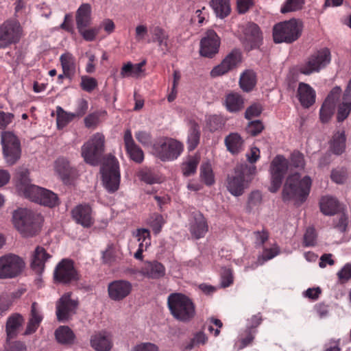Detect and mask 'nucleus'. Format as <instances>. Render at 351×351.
I'll use <instances>...</instances> for the list:
<instances>
[{"label":"nucleus","mask_w":351,"mask_h":351,"mask_svg":"<svg viewBox=\"0 0 351 351\" xmlns=\"http://www.w3.org/2000/svg\"><path fill=\"white\" fill-rule=\"evenodd\" d=\"M311 184V179L308 176L301 179L300 175L297 173L289 176L283 188V199H295L300 204L303 203L309 195Z\"/></svg>","instance_id":"20e7f679"},{"label":"nucleus","mask_w":351,"mask_h":351,"mask_svg":"<svg viewBox=\"0 0 351 351\" xmlns=\"http://www.w3.org/2000/svg\"><path fill=\"white\" fill-rule=\"evenodd\" d=\"M153 41L157 42L159 46H167L169 35L167 32L160 26H156L152 30Z\"/></svg>","instance_id":"3c124183"},{"label":"nucleus","mask_w":351,"mask_h":351,"mask_svg":"<svg viewBox=\"0 0 351 351\" xmlns=\"http://www.w3.org/2000/svg\"><path fill=\"white\" fill-rule=\"evenodd\" d=\"M154 154L162 161L177 159L184 150L182 142L172 138H165L154 145Z\"/></svg>","instance_id":"6e6552de"},{"label":"nucleus","mask_w":351,"mask_h":351,"mask_svg":"<svg viewBox=\"0 0 351 351\" xmlns=\"http://www.w3.org/2000/svg\"><path fill=\"white\" fill-rule=\"evenodd\" d=\"M200 157L197 154L189 156L182 163L181 169L185 177L191 176L196 173L199 163Z\"/></svg>","instance_id":"e433bc0d"},{"label":"nucleus","mask_w":351,"mask_h":351,"mask_svg":"<svg viewBox=\"0 0 351 351\" xmlns=\"http://www.w3.org/2000/svg\"><path fill=\"white\" fill-rule=\"evenodd\" d=\"M134 235L137 238L138 242L145 243L146 247H149L151 245V235L148 229L138 228Z\"/></svg>","instance_id":"13d9d810"},{"label":"nucleus","mask_w":351,"mask_h":351,"mask_svg":"<svg viewBox=\"0 0 351 351\" xmlns=\"http://www.w3.org/2000/svg\"><path fill=\"white\" fill-rule=\"evenodd\" d=\"M167 305L172 316L181 322L189 323L196 315L195 303L183 293H171L167 298Z\"/></svg>","instance_id":"f257e3e1"},{"label":"nucleus","mask_w":351,"mask_h":351,"mask_svg":"<svg viewBox=\"0 0 351 351\" xmlns=\"http://www.w3.org/2000/svg\"><path fill=\"white\" fill-rule=\"evenodd\" d=\"M125 150L130 158L136 163H141L144 160V153L134 142L130 129L125 131L123 136Z\"/></svg>","instance_id":"5701e85b"},{"label":"nucleus","mask_w":351,"mask_h":351,"mask_svg":"<svg viewBox=\"0 0 351 351\" xmlns=\"http://www.w3.org/2000/svg\"><path fill=\"white\" fill-rule=\"evenodd\" d=\"M43 219L39 214L20 208L13 214V223L18 231L25 237H33L40 230Z\"/></svg>","instance_id":"7ed1b4c3"},{"label":"nucleus","mask_w":351,"mask_h":351,"mask_svg":"<svg viewBox=\"0 0 351 351\" xmlns=\"http://www.w3.org/2000/svg\"><path fill=\"white\" fill-rule=\"evenodd\" d=\"M241 88L246 92L253 89L256 84V75L252 71H247L243 73L239 81Z\"/></svg>","instance_id":"79ce46f5"},{"label":"nucleus","mask_w":351,"mask_h":351,"mask_svg":"<svg viewBox=\"0 0 351 351\" xmlns=\"http://www.w3.org/2000/svg\"><path fill=\"white\" fill-rule=\"evenodd\" d=\"M321 211L326 215H333L339 210L337 199L331 196H324L319 202Z\"/></svg>","instance_id":"f704fd0d"},{"label":"nucleus","mask_w":351,"mask_h":351,"mask_svg":"<svg viewBox=\"0 0 351 351\" xmlns=\"http://www.w3.org/2000/svg\"><path fill=\"white\" fill-rule=\"evenodd\" d=\"M228 150L232 154H237L243 149V141L237 133H231L225 138Z\"/></svg>","instance_id":"4c0bfd02"},{"label":"nucleus","mask_w":351,"mask_h":351,"mask_svg":"<svg viewBox=\"0 0 351 351\" xmlns=\"http://www.w3.org/2000/svg\"><path fill=\"white\" fill-rule=\"evenodd\" d=\"M341 94V88L335 86L326 98L319 110V118L322 123H327L330 119L334 113L336 101L339 99Z\"/></svg>","instance_id":"6ab92c4d"},{"label":"nucleus","mask_w":351,"mask_h":351,"mask_svg":"<svg viewBox=\"0 0 351 351\" xmlns=\"http://www.w3.org/2000/svg\"><path fill=\"white\" fill-rule=\"evenodd\" d=\"M73 221L83 228H89L95 223L93 211L89 204H80L71 212Z\"/></svg>","instance_id":"dca6fc26"},{"label":"nucleus","mask_w":351,"mask_h":351,"mask_svg":"<svg viewBox=\"0 0 351 351\" xmlns=\"http://www.w3.org/2000/svg\"><path fill=\"white\" fill-rule=\"evenodd\" d=\"M351 111V101L343 97V101L338 108L337 120L339 122L344 121Z\"/></svg>","instance_id":"5fc2aeb1"},{"label":"nucleus","mask_w":351,"mask_h":351,"mask_svg":"<svg viewBox=\"0 0 351 351\" xmlns=\"http://www.w3.org/2000/svg\"><path fill=\"white\" fill-rule=\"evenodd\" d=\"M262 110V106L260 104H252L246 109L245 117L247 119L258 117L261 114Z\"/></svg>","instance_id":"0e129e2a"},{"label":"nucleus","mask_w":351,"mask_h":351,"mask_svg":"<svg viewBox=\"0 0 351 351\" xmlns=\"http://www.w3.org/2000/svg\"><path fill=\"white\" fill-rule=\"evenodd\" d=\"M91 6L89 3H82L77 10L75 22L77 29L87 27L91 23Z\"/></svg>","instance_id":"bb28decb"},{"label":"nucleus","mask_w":351,"mask_h":351,"mask_svg":"<svg viewBox=\"0 0 351 351\" xmlns=\"http://www.w3.org/2000/svg\"><path fill=\"white\" fill-rule=\"evenodd\" d=\"M71 292L64 293L56 302V317L59 322H66L76 313L79 301L71 298Z\"/></svg>","instance_id":"4468645a"},{"label":"nucleus","mask_w":351,"mask_h":351,"mask_svg":"<svg viewBox=\"0 0 351 351\" xmlns=\"http://www.w3.org/2000/svg\"><path fill=\"white\" fill-rule=\"evenodd\" d=\"M263 129L264 125L263 123L259 120H256L251 121L248 124L246 130L249 134L255 136L259 134L263 130Z\"/></svg>","instance_id":"680f3d73"},{"label":"nucleus","mask_w":351,"mask_h":351,"mask_svg":"<svg viewBox=\"0 0 351 351\" xmlns=\"http://www.w3.org/2000/svg\"><path fill=\"white\" fill-rule=\"evenodd\" d=\"M51 258L45 249L41 246H37L32 256V267L37 272H42L45 269V263Z\"/></svg>","instance_id":"cd10ccee"},{"label":"nucleus","mask_w":351,"mask_h":351,"mask_svg":"<svg viewBox=\"0 0 351 351\" xmlns=\"http://www.w3.org/2000/svg\"><path fill=\"white\" fill-rule=\"evenodd\" d=\"M189 230L192 237L196 239L204 237L208 231V224L202 213L200 212L193 213Z\"/></svg>","instance_id":"4be33fe9"},{"label":"nucleus","mask_w":351,"mask_h":351,"mask_svg":"<svg viewBox=\"0 0 351 351\" xmlns=\"http://www.w3.org/2000/svg\"><path fill=\"white\" fill-rule=\"evenodd\" d=\"M29 171L27 169L22 170L17 173L16 175V187L19 193L23 191L28 186L32 185L30 184V180L29 178Z\"/></svg>","instance_id":"09e8293b"},{"label":"nucleus","mask_w":351,"mask_h":351,"mask_svg":"<svg viewBox=\"0 0 351 351\" xmlns=\"http://www.w3.org/2000/svg\"><path fill=\"white\" fill-rule=\"evenodd\" d=\"M304 28L301 20L291 19L278 23L273 27V38L276 43H292L302 35Z\"/></svg>","instance_id":"423d86ee"},{"label":"nucleus","mask_w":351,"mask_h":351,"mask_svg":"<svg viewBox=\"0 0 351 351\" xmlns=\"http://www.w3.org/2000/svg\"><path fill=\"white\" fill-rule=\"evenodd\" d=\"M145 64V60H143L140 63L135 64L128 62L126 64H124L121 67L120 75L123 78L129 77L138 78L144 71L143 68Z\"/></svg>","instance_id":"2f4dec72"},{"label":"nucleus","mask_w":351,"mask_h":351,"mask_svg":"<svg viewBox=\"0 0 351 351\" xmlns=\"http://www.w3.org/2000/svg\"><path fill=\"white\" fill-rule=\"evenodd\" d=\"M317 234L314 228H308L304 235V245L306 247L314 246L316 243Z\"/></svg>","instance_id":"052dcab7"},{"label":"nucleus","mask_w":351,"mask_h":351,"mask_svg":"<svg viewBox=\"0 0 351 351\" xmlns=\"http://www.w3.org/2000/svg\"><path fill=\"white\" fill-rule=\"evenodd\" d=\"M3 155L8 165H14L21 156V141L18 136L10 131H3L1 134Z\"/></svg>","instance_id":"1a4fd4ad"},{"label":"nucleus","mask_w":351,"mask_h":351,"mask_svg":"<svg viewBox=\"0 0 351 351\" xmlns=\"http://www.w3.org/2000/svg\"><path fill=\"white\" fill-rule=\"evenodd\" d=\"M244 35L245 41L250 43L251 48L257 47L262 38L259 27L254 23L247 25L244 30Z\"/></svg>","instance_id":"7c9ffc66"},{"label":"nucleus","mask_w":351,"mask_h":351,"mask_svg":"<svg viewBox=\"0 0 351 351\" xmlns=\"http://www.w3.org/2000/svg\"><path fill=\"white\" fill-rule=\"evenodd\" d=\"M330 60V50L327 47L322 48L311 53L304 62L293 66L289 71V74L293 77H298L300 74L309 75L319 72L326 66Z\"/></svg>","instance_id":"f03ea898"},{"label":"nucleus","mask_w":351,"mask_h":351,"mask_svg":"<svg viewBox=\"0 0 351 351\" xmlns=\"http://www.w3.org/2000/svg\"><path fill=\"white\" fill-rule=\"evenodd\" d=\"M77 30L82 38L86 41L88 42L93 41L99 33V29L97 27H91L88 29H86V27H80V29H77Z\"/></svg>","instance_id":"bf43d9fd"},{"label":"nucleus","mask_w":351,"mask_h":351,"mask_svg":"<svg viewBox=\"0 0 351 351\" xmlns=\"http://www.w3.org/2000/svg\"><path fill=\"white\" fill-rule=\"evenodd\" d=\"M199 178L207 186H212L215 184V175L210 162H203L200 167Z\"/></svg>","instance_id":"a19ab883"},{"label":"nucleus","mask_w":351,"mask_h":351,"mask_svg":"<svg viewBox=\"0 0 351 351\" xmlns=\"http://www.w3.org/2000/svg\"><path fill=\"white\" fill-rule=\"evenodd\" d=\"M297 96L302 107L308 108L315 102L316 93L315 90L308 84L299 83Z\"/></svg>","instance_id":"b1692460"},{"label":"nucleus","mask_w":351,"mask_h":351,"mask_svg":"<svg viewBox=\"0 0 351 351\" xmlns=\"http://www.w3.org/2000/svg\"><path fill=\"white\" fill-rule=\"evenodd\" d=\"M23 29L16 19H8L0 25V49H5L19 42Z\"/></svg>","instance_id":"f8f14e48"},{"label":"nucleus","mask_w":351,"mask_h":351,"mask_svg":"<svg viewBox=\"0 0 351 351\" xmlns=\"http://www.w3.org/2000/svg\"><path fill=\"white\" fill-rule=\"evenodd\" d=\"M241 60V53L237 49L232 50L222 60L221 64L215 66L210 71V75L213 77L221 76L227 73L229 71L237 66Z\"/></svg>","instance_id":"a211bd4d"},{"label":"nucleus","mask_w":351,"mask_h":351,"mask_svg":"<svg viewBox=\"0 0 351 351\" xmlns=\"http://www.w3.org/2000/svg\"><path fill=\"white\" fill-rule=\"evenodd\" d=\"M45 189L39 187L36 185L32 184L28 186L20 194L23 195L26 198L29 199L32 202H38V199Z\"/></svg>","instance_id":"8fccbe9b"},{"label":"nucleus","mask_w":351,"mask_h":351,"mask_svg":"<svg viewBox=\"0 0 351 351\" xmlns=\"http://www.w3.org/2000/svg\"><path fill=\"white\" fill-rule=\"evenodd\" d=\"M60 62L66 78L71 80L76 71V64L74 56L69 52L62 53L60 57Z\"/></svg>","instance_id":"c756f323"},{"label":"nucleus","mask_w":351,"mask_h":351,"mask_svg":"<svg viewBox=\"0 0 351 351\" xmlns=\"http://www.w3.org/2000/svg\"><path fill=\"white\" fill-rule=\"evenodd\" d=\"M256 330H252L250 328H246L244 332L241 335L239 340V348L243 349L250 345L254 339V334Z\"/></svg>","instance_id":"4d7b16f0"},{"label":"nucleus","mask_w":351,"mask_h":351,"mask_svg":"<svg viewBox=\"0 0 351 351\" xmlns=\"http://www.w3.org/2000/svg\"><path fill=\"white\" fill-rule=\"evenodd\" d=\"M304 3L305 0H286L280 8V12L286 14L300 10Z\"/></svg>","instance_id":"de8ad7c7"},{"label":"nucleus","mask_w":351,"mask_h":351,"mask_svg":"<svg viewBox=\"0 0 351 351\" xmlns=\"http://www.w3.org/2000/svg\"><path fill=\"white\" fill-rule=\"evenodd\" d=\"M225 104L228 110L233 112L243 109L244 101L239 94L232 93L226 95Z\"/></svg>","instance_id":"58836bf2"},{"label":"nucleus","mask_w":351,"mask_h":351,"mask_svg":"<svg viewBox=\"0 0 351 351\" xmlns=\"http://www.w3.org/2000/svg\"><path fill=\"white\" fill-rule=\"evenodd\" d=\"M37 203L53 208L58 204V197L56 193L45 189Z\"/></svg>","instance_id":"37998d69"},{"label":"nucleus","mask_w":351,"mask_h":351,"mask_svg":"<svg viewBox=\"0 0 351 351\" xmlns=\"http://www.w3.org/2000/svg\"><path fill=\"white\" fill-rule=\"evenodd\" d=\"M137 176L141 181L149 184L160 182V178L152 169L147 167L140 169L137 172Z\"/></svg>","instance_id":"c03bdc74"},{"label":"nucleus","mask_w":351,"mask_h":351,"mask_svg":"<svg viewBox=\"0 0 351 351\" xmlns=\"http://www.w3.org/2000/svg\"><path fill=\"white\" fill-rule=\"evenodd\" d=\"M14 119V114L0 111V130H3L12 123Z\"/></svg>","instance_id":"69168bd1"},{"label":"nucleus","mask_w":351,"mask_h":351,"mask_svg":"<svg viewBox=\"0 0 351 351\" xmlns=\"http://www.w3.org/2000/svg\"><path fill=\"white\" fill-rule=\"evenodd\" d=\"M288 167L289 162L283 156L278 155L274 158L270 165L271 192L275 193L280 188Z\"/></svg>","instance_id":"ddd939ff"},{"label":"nucleus","mask_w":351,"mask_h":351,"mask_svg":"<svg viewBox=\"0 0 351 351\" xmlns=\"http://www.w3.org/2000/svg\"><path fill=\"white\" fill-rule=\"evenodd\" d=\"M346 141L344 131L335 133L330 141V151L336 155L341 154L346 149Z\"/></svg>","instance_id":"c9c22d12"},{"label":"nucleus","mask_w":351,"mask_h":351,"mask_svg":"<svg viewBox=\"0 0 351 351\" xmlns=\"http://www.w3.org/2000/svg\"><path fill=\"white\" fill-rule=\"evenodd\" d=\"M147 223L152 228L154 233L158 234L162 230L165 220L161 215L154 213L150 217Z\"/></svg>","instance_id":"603ef678"},{"label":"nucleus","mask_w":351,"mask_h":351,"mask_svg":"<svg viewBox=\"0 0 351 351\" xmlns=\"http://www.w3.org/2000/svg\"><path fill=\"white\" fill-rule=\"evenodd\" d=\"M132 289V285L129 281L114 280L108 286V296L112 300L121 301L130 295Z\"/></svg>","instance_id":"412c9836"},{"label":"nucleus","mask_w":351,"mask_h":351,"mask_svg":"<svg viewBox=\"0 0 351 351\" xmlns=\"http://www.w3.org/2000/svg\"><path fill=\"white\" fill-rule=\"evenodd\" d=\"M254 234L255 237V243L260 246H263L269 239V232L265 229H263L261 231H255Z\"/></svg>","instance_id":"774afa93"},{"label":"nucleus","mask_w":351,"mask_h":351,"mask_svg":"<svg viewBox=\"0 0 351 351\" xmlns=\"http://www.w3.org/2000/svg\"><path fill=\"white\" fill-rule=\"evenodd\" d=\"M25 267V261L19 255L9 253L0 256V280L18 277Z\"/></svg>","instance_id":"9b49d317"},{"label":"nucleus","mask_w":351,"mask_h":351,"mask_svg":"<svg viewBox=\"0 0 351 351\" xmlns=\"http://www.w3.org/2000/svg\"><path fill=\"white\" fill-rule=\"evenodd\" d=\"M57 126L59 129H62L67 125L75 117V114L67 112L61 107L57 108Z\"/></svg>","instance_id":"a18cd8bd"},{"label":"nucleus","mask_w":351,"mask_h":351,"mask_svg":"<svg viewBox=\"0 0 351 351\" xmlns=\"http://www.w3.org/2000/svg\"><path fill=\"white\" fill-rule=\"evenodd\" d=\"M208 330L210 334H213L215 337H217L220 334V329L223 326L222 322L215 317H209L207 319Z\"/></svg>","instance_id":"6e6d98bb"},{"label":"nucleus","mask_w":351,"mask_h":351,"mask_svg":"<svg viewBox=\"0 0 351 351\" xmlns=\"http://www.w3.org/2000/svg\"><path fill=\"white\" fill-rule=\"evenodd\" d=\"M255 173V167H248L247 165L237 166L235 167L234 173L228 175L227 178L228 191L234 196L241 195L245 189L249 186Z\"/></svg>","instance_id":"39448f33"},{"label":"nucleus","mask_w":351,"mask_h":351,"mask_svg":"<svg viewBox=\"0 0 351 351\" xmlns=\"http://www.w3.org/2000/svg\"><path fill=\"white\" fill-rule=\"evenodd\" d=\"M23 322V316L19 313L12 314L8 318L5 325L7 342L16 337L18 330Z\"/></svg>","instance_id":"a878e982"},{"label":"nucleus","mask_w":351,"mask_h":351,"mask_svg":"<svg viewBox=\"0 0 351 351\" xmlns=\"http://www.w3.org/2000/svg\"><path fill=\"white\" fill-rule=\"evenodd\" d=\"M280 252V249L278 246L275 244L272 247L269 248L265 247L263 250V254L261 255V258L265 261H269L276 256H277Z\"/></svg>","instance_id":"e2e57ef3"},{"label":"nucleus","mask_w":351,"mask_h":351,"mask_svg":"<svg viewBox=\"0 0 351 351\" xmlns=\"http://www.w3.org/2000/svg\"><path fill=\"white\" fill-rule=\"evenodd\" d=\"M54 279L63 284L80 280V275L74 267V262L71 259H62L56 267Z\"/></svg>","instance_id":"2eb2a0df"},{"label":"nucleus","mask_w":351,"mask_h":351,"mask_svg":"<svg viewBox=\"0 0 351 351\" xmlns=\"http://www.w3.org/2000/svg\"><path fill=\"white\" fill-rule=\"evenodd\" d=\"M54 170L66 184H71L80 176L78 171L71 167L68 160L63 157L57 158L54 162Z\"/></svg>","instance_id":"f3484780"},{"label":"nucleus","mask_w":351,"mask_h":351,"mask_svg":"<svg viewBox=\"0 0 351 351\" xmlns=\"http://www.w3.org/2000/svg\"><path fill=\"white\" fill-rule=\"evenodd\" d=\"M97 86L98 82L95 77L88 75H82L81 77L80 87L83 90L91 93Z\"/></svg>","instance_id":"864d4df0"},{"label":"nucleus","mask_w":351,"mask_h":351,"mask_svg":"<svg viewBox=\"0 0 351 351\" xmlns=\"http://www.w3.org/2000/svg\"><path fill=\"white\" fill-rule=\"evenodd\" d=\"M102 182L109 193H114L119 188L120 171L119 162L113 156H109L101 168Z\"/></svg>","instance_id":"0eeeda50"},{"label":"nucleus","mask_w":351,"mask_h":351,"mask_svg":"<svg viewBox=\"0 0 351 351\" xmlns=\"http://www.w3.org/2000/svg\"><path fill=\"white\" fill-rule=\"evenodd\" d=\"M56 341L62 345H72L75 340V335L67 326H60L55 331Z\"/></svg>","instance_id":"473e14b6"},{"label":"nucleus","mask_w":351,"mask_h":351,"mask_svg":"<svg viewBox=\"0 0 351 351\" xmlns=\"http://www.w3.org/2000/svg\"><path fill=\"white\" fill-rule=\"evenodd\" d=\"M105 137L101 133H96L82 147V156L84 161L92 165L99 164L104 151Z\"/></svg>","instance_id":"9d476101"},{"label":"nucleus","mask_w":351,"mask_h":351,"mask_svg":"<svg viewBox=\"0 0 351 351\" xmlns=\"http://www.w3.org/2000/svg\"><path fill=\"white\" fill-rule=\"evenodd\" d=\"M107 114L106 111H97L89 114L84 119V124L88 128H95L101 121V118H105Z\"/></svg>","instance_id":"49530a36"},{"label":"nucleus","mask_w":351,"mask_h":351,"mask_svg":"<svg viewBox=\"0 0 351 351\" xmlns=\"http://www.w3.org/2000/svg\"><path fill=\"white\" fill-rule=\"evenodd\" d=\"M337 276L342 283L351 279V264H346L337 273Z\"/></svg>","instance_id":"338daca9"},{"label":"nucleus","mask_w":351,"mask_h":351,"mask_svg":"<svg viewBox=\"0 0 351 351\" xmlns=\"http://www.w3.org/2000/svg\"><path fill=\"white\" fill-rule=\"evenodd\" d=\"M220 40L214 30H208L201 40L199 53L201 56L212 58L218 53Z\"/></svg>","instance_id":"aec40b11"},{"label":"nucleus","mask_w":351,"mask_h":351,"mask_svg":"<svg viewBox=\"0 0 351 351\" xmlns=\"http://www.w3.org/2000/svg\"><path fill=\"white\" fill-rule=\"evenodd\" d=\"M90 345L97 351H110L112 341L106 332H100L91 337Z\"/></svg>","instance_id":"c85d7f7f"},{"label":"nucleus","mask_w":351,"mask_h":351,"mask_svg":"<svg viewBox=\"0 0 351 351\" xmlns=\"http://www.w3.org/2000/svg\"><path fill=\"white\" fill-rule=\"evenodd\" d=\"M210 5L216 15L221 19L226 17L230 13V0H211Z\"/></svg>","instance_id":"ea45409f"},{"label":"nucleus","mask_w":351,"mask_h":351,"mask_svg":"<svg viewBox=\"0 0 351 351\" xmlns=\"http://www.w3.org/2000/svg\"><path fill=\"white\" fill-rule=\"evenodd\" d=\"M201 132L199 125L195 121L189 122L186 145L189 151L194 150L199 145Z\"/></svg>","instance_id":"72a5a7b5"},{"label":"nucleus","mask_w":351,"mask_h":351,"mask_svg":"<svg viewBox=\"0 0 351 351\" xmlns=\"http://www.w3.org/2000/svg\"><path fill=\"white\" fill-rule=\"evenodd\" d=\"M141 273L148 278L156 279L165 275V269L162 263L156 261H145Z\"/></svg>","instance_id":"393cba45"}]
</instances>
